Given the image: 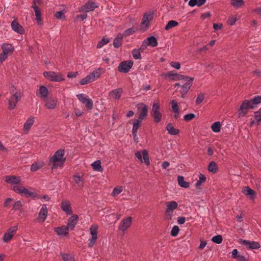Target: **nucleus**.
Wrapping results in <instances>:
<instances>
[{
    "instance_id": "1",
    "label": "nucleus",
    "mask_w": 261,
    "mask_h": 261,
    "mask_svg": "<svg viewBox=\"0 0 261 261\" xmlns=\"http://www.w3.org/2000/svg\"><path fill=\"white\" fill-rule=\"evenodd\" d=\"M64 152V150L63 149L58 150L55 153L54 155L50 158L49 163H53L52 169L57 168L58 166L60 167L64 164L66 160L65 158H63Z\"/></svg>"
},
{
    "instance_id": "2",
    "label": "nucleus",
    "mask_w": 261,
    "mask_h": 261,
    "mask_svg": "<svg viewBox=\"0 0 261 261\" xmlns=\"http://www.w3.org/2000/svg\"><path fill=\"white\" fill-rule=\"evenodd\" d=\"M160 103L154 102L152 105V110L150 111V115L153 118L154 122L156 123H159L162 117V115L160 112Z\"/></svg>"
},
{
    "instance_id": "3",
    "label": "nucleus",
    "mask_w": 261,
    "mask_h": 261,
    "mask_svg": "<svg viewBox=\"0 0 261 261\" xmlns=\"http://www.w3.org/2000/svg\"><path fill=\"white\" fill-rule=\"evenodd\" d=\"M239 243L246 247L247 249H258L260 248V245L257 242L250 241L240 239L238 240Z\"/></svg>"
},
{
    "instance_id": "4",
    "label": "nucleus",
    "mask_w": 261,
    "mask_h": 261,
    "mask_svg": "<svg viewBox=\"0 0 261 261\" xmlns=\"http://www.w3.org/2000/svg\"><path fill=\"white\" fill-rule=\"evenodd\" d=\"M135 156L142 163L144 162L146 165L150 164L148 152L147 150L143 149L142 151H137L135 152Z\"/></svg>"
},
{
    "instance_id": "5",
    "label": "nucleus",
    "mask_w": 261,
    "mask_h": 261,
    "mask_svg": "<svg viewBox=\"0 0 261 261\" xmlns=\"http://www.w3.org/2000/svg\"><path fill=\"white\" fill-rule=\"evenodd\" d=\"M134 62L132 60L123 61L119 64L118 70L120 72L127 73L133 65Z\"/></svg>"
},
{
    "instance_id": "6",
    "label": "nucleus",
    "mask_w": 261,
    "mask_h": 261,
    "mask_svg": "<svg viewBox=\"0 0 261 261\" xmlns=\"http://www.w3.org/2000/svg\"><path fill=\"white\" fill-rule=\"evenodd\" d=\"M137 110L139 113L138 119L143 120L146 118L148 115V106L143 103H139L137 106Z\"/></svg>"
},
{
    "instance_id": "7",
    "label": "nucleus",
    "mask_w": 261,
    "mask_h": 261,
    "mask_svg": "<svg viewBox=\"0 0 261 261\" xmlns=\"http://www.w3.org/2000/svg\"><path fill=\"white\" fill-rule=\"evenodd\" d=\"M194 80V77L189 76V79L187 80H184L185 81H186V83L181 86V90L180 91L182 98H185V95L188 92L189 90H190L193 84Z\"/></svg>"
},
{
    "instance_id": "8",
    "label": "nucleus",
    "mask_w": 261,
    "mask_h": 261,
    "mask_svg": "<svg viewBox=\"0 0 261 261\" xmlns=\"http://www.w3.org/2000/svg\"><path fill=\"white\" fill-rule=\"evenodd\" d=\"M22 94H18L17 95L16 93L13 95H11L8 99V109L9 110H12L15 109L17 102L20 100Z\"/></svg>"
},
{
    "instance_id": "9",
    "label": "nucleus",
    "mask_w": 261,
    "mask_h": 261,
    "mask_svg": "<svg viewBox=\"0 0 261 261\" xmlns=\"http://www.w3.org/2000/svg\"><path fill=\"white\" fill-rule=\"evenodd\" d=\"M166 76L172 81H184L187 80L189 76L178 74L174 71H169L166 74Z\"/></svg>"
},
{
    "instance_id": "10",
    "label": "nucleus",
    "mask_w": 261,
    "mask_h": 261,
    "mask_svg": "<svg viewBox=\"0 0 261 261\" xmlns=\"http://www.w3.org/2000/svg\"><path fill=\"white\" fill-rule=\"evenodd\" d=\"M153 13H145L143 18L142 21L141 23V29L145 31L148 28L149 21L151 20L153 18Z\"/></svg>"
},
{
    "instance_id": "11",
    "label": "nucleus",
    "mask_w": 261,
    "mask_h": 261,
    "mask_svg": "<svg viewBox=\"0 0 261 261\" xmlns=\"http://www.w3.org/2000/svg\"><path fill=\"white\" fill-rule=\"evenodd\" d=\"M132 224V218L128 217L123 219L119 225V229L123 231L126 230L128 228L130 227Z\"/></svg>"
},
{
    "instance_id": "12",
    "label": "nucleus",
    "mask_w": 261,
    "mask_h": 261,
    "mask_svg": "<svg viewBox=\"0 0 261 261\" xmlns=\"http://www.w3.org/2000/svg\"><path fill=\"white\" fill-rule=\"evenodd\" d=\"M249 102L250 100H245L243 101L239 110V117H244L247 113L248 109L249 107Z\"/></svg>"
},
{
    "instance_id": "13",
    "label": "nucleus",
    "mask_w": 261,
    "mask_h": 261,
    "mask_svg": "<svg viewBox=\"0 0 261 261\" xmlns=\"http://www.w3.org/2000/svg\"><path fill=\"white\" fill-rule=\"evenodd\" d=\"M79 220V216L77 215H72L68 220L67 227L70 229L73 230Z\"/></svg>"
},
{
    "instance_id": "14",
    "label": "nucleus",
    "mask_w": 261,
    "mask_h": 261,
    "mask_svg": "<svg viewBox=\"0 0 261 261\" xmlns=\"http://www.w3.org/2000/svg\"><path fill=\"white\" fill-rule=\"evenodd\" d=\"M61 207L62 210L65 212H66L67 215H72V211L70 203L69 201H63L62 202Z\"/></svg>"
},
{
    "instance_id": "15",
    "label": "nucleus",
    "mask_w": 261,
    "mask_h": 261,
    "mask_svg": "<svg viewBox=\"0 0 261 261\" xmlns=\"http://www.w3.org/2000/svg\"><path fill=\"white\" fill-rule=\"evenodd\" d=\"M11 28L13 31L19 34H23L24 30L17 21L13 20L11 23Z\"/></svg>"
},
{
    "instance_id": "16",
    "label": "nucleus",
    "mask_w": 261,
    "mask_h": 261,
    "mask_svg": "<svg viewBox=\"0 0 261 261\" xmlns=\"http://www.w3.org/2000/svg\"><path fill=\"white\" fill-rule=\"evenodd\" d=\"M5 181L12 185H18L20 184L21 180L19 177L9 175L6 176Z\"/></svg>"
},
{
    "instance_id": "17",
    "label": "nucleus",
    "mask_w": 261,
    "mask_h": 261,
    "mask_svg": "<svg viewBox=\"0 0 261 261\" xmlns=\"http://www.w3.org/2000/svg\"><path fill=\"white\" fill-rule=\"evenodd\" d=\"M45 106L48 109H54L56 108L57 99L56 98L45 99Z\"/></svg>"
},
{
    "instance_id": "18",
    "label": "nucleus",
    "mask_w": 261,
    "mask_h": 261,
    "mask_svg": "<svg viewBox=\"0 0 261 261\" xmlns=\"http://www.w3.org/2000/svg\"><path fill=\"white\" fill-rule=\"evenodd\" d=\"M167 208L165 210V214L167 215L169 212H172L178 206L177 203L175 201L168 202L166 203Z\"/></svg>"
},
{
    "instance_id": "19",
    "label": "nucleus",
    "mask_w": 261,
    "mask_h": 261,
    "mask_svg": "<svg viewBox=\"0 0 261 261\" xmlns=\"http://www.w3.org/2000/svg\"><path fill=\"white\" fill-rule=\"evenodd\" d=\"M47 215V209L46 205L43 204L39 213L38 219L41 220L42 222H43Z\"/></svg>"
},
{
    "instance_id": "20",
    "label": "nucleus",
    "mask_w": 261,
    "mask_h": 261,
    "mask_svg": "<svg viewBox=\"0 0 261 261\" xmlns=\"http://www.w3.org/2000/svg\"><path fill=\"white\" fill-rule=\"evenodd\" d=\"M144 41L146 45L152 47H156L158 44L157 39L154 36L147 37Z\"/></svg>"
},
{
    "instance_id": "21",
    "label": "nucleus",
    "mask_w": 261,
    "mask_h": 261,
    "mask_svg": "<svg viewBox=\"0 0 261 261\" xmlns=\"http://www.w3.org/2000/svg\"><path fill=\"white\" fill-rule=\"evenodd\" d=\"M1 47L3 53L7 55L9 54H12L14 50V47L11 44L8 43L3 44Z\"/></svg>"
},
{
    "instance_id": "22",
    "label": "nucleus",
    "mask_w": 261,
    "mask_h": 261,
    "mask_svg": "<svg viewBox=\"0 0 261 261\" xmlns=\"http://www.w3.org/2000/svg\"><path fill=\"white\" fill-rule=\"evenodd\" d=\"M122 92L123 90L122 88H118L111 91L109 93V95L111 97H112L115 99H119L120 98Z\"/></svg>"
},
{
    "instance_id": "23",
    "label": "nucleus",
    "mask_w": 261,
    "mask_h": 261,
    "mask_svg": "<svg viewBox=\"0 0 261 261\" xmlns=\"http://www.w3.org/2000/svg\"><path fill=\"white\" fill-rule=\"evenodd\" d=\"M69 228L67 226L63 225L61 227H55L54 230L58 235H66L68 233Z\"/></svg>"
},
{
    "instance_id": "24",
    "label": "nucleus",
    "mask_w": 261,
    "mask_h": 261,
    "mask_svg": "<svg viewBox=\"0 0 261 261\" xmlns=\"http://www.w3.org/2000/svg\"><path fill=\"white\" fill-rule=\"evenodd\" d=\"M48 94V89L44 86H41L38 90V94L37 95L42 99L46 98Z\"/></svg>"
},
{
    "instance_id": "25",
    "label": "nucleus",
    "mask_w": 261,
    "mask_h": 261,
    "mask_svg": "<svg viewBox=\"0 0 261 261\" xmlns=\"http://www.w3.org/2000/svg\"><path fill=\"white\" fill-rule=\"evenodd\" d=\"M123 35L121 34H119L113 41V46L115 48H118L122 45L123 42Z\"/></svg>"
},
{
    "instance_id": "26",
    "label": "nucleus",
    "mask_w": 261,
    "mask_h": 261,
    "mask_svg": "<svg viewBox=\"0 0 261 261\" xmlns=\"http://www.w3.org/2000/svg\"><path fill=\"white\" fill-rule=\"evenodd\" d=\"M242 192L244 194L249 197L251 199H254L255 197V192L248 186L245 187Z\"/></svg>"
},
{
    "instance_id": "27",
    "label": "nucleus",
    "mask_w": 261,
    "mask_h": 261,
    "mask_svg": "<svg viewBox=\"0 0 261 261\" xmlns=\"http://www.w3.org/2000/svg\"><path fill=\"white\" fill-rule=\"evenodd\" d=\"M166 130L171 135H176L179 133V130L178 129L175 128L173 124L171 123L167 124L166 126Z\"/></svg>"
},
{
    "instance_id": "28",
    "label": "nucleus",
    "mask_w": 261,
    "mask_h": 261,
    "mask_svg": "<svg viewBox=\"0 0 261 261\" xmlns=\"http://www.w3.org/2000/svg\"><path fill=\"white\" fill-rule=\"evenodd\" d=\"M74 182L77 185L78 187L82 188L83 187L84 181H83L82 176L74 175L72 176Z\"/></svg>"
},
{
    "instance_id": "29",
    "label": "nucleus",
    "mask_w": 261,
    "mask_h": 261,
    "mask_svg": "<svg viewBox=\"0 0 261 261\" xmlns=\"http://www.w3.org/2000/svg\"><path fill=\"white\" fill-rule=\"evenodd\" d=\"M177 180L179 185L183 188H188L190 186L189 182L184 180V177L182 176L179 175L177 177Z\"/></svg>"
},
{
    "instance_id": "30",
    "label": "nucleus",
    "mask_w": 261,
    "mask_h": 261,
    "mask_svg": "<svg viewBox=\"0 0 261 261\" xmlns=\"http://www.w3.org/2000/svg\"><path fill=\"white\" fill-rule=\"evenodd\" d=\"M96 7L97 6L94 2H88L84 6V9H85L86 12L93 11Z\"/></svg>"
},
{
    "instance_id": "31",
    "label": "nucleus",
    "mask_w": 261,
    "mask_h": 261,
    "mask_svg": "<svg viewBox=\"0 0 261 261\" xmlns=\"http://www.w3.org/2000/svg\"><path fill=\"white\" fill-rule=\"evenodd\" d=\"M34 122V117L32 116L29 117L24 124V129L26 130H29L30 129L32 125L33 124Z\"/></svg>"
},
{
    "instance_id": "32",
    "label": "nucleus",
    "mask_w": 261,
    "mask_h": 261,
    "mask_svg": "<svg viewBox=\"0 0 261 261\" xmlns=\"http://www.w3.org/2000/svg\"><path fill=\"white\" fill-rule=\"evenodd\" d=\"M91 166L93 167V168L95 171L99 172H102L103 171V169L101 166V162L100 160L95 161L91 164Z\"/></svg>"
},
{
    "instance_id": "33",
    "label": "nucleus",
    "mask_w": 261,
    "mask_h": 261,
    "mask_svg": "<svg viewBox=\"0 0 261 261\" xmlns=\"http://www.w3.org/2000/svg\"><path fill=\"white\" fill-rule=\"evenodd\" d=\"M142 123V120L140 119H135L133 122V126L132 129V133H137L138 129L141 126Z\"/></svg>"
},
{
    "instance_id": "34",
    "label": "nucleus",
    "mask_w": 261,
    "mask_h": 261,
    "mask_svg": "<svg viewBox=\"0 0 261 261\" xmlns=\"http://www.w3.org/2000/svg\"><path fill=\"white\" fill-rule=\"evenodd\" d=\"M208 170L210 172L216 173L218 171L217 164L214 161L210 162L208 166Z\"/></svg>"
},
{
    "instance_id": "35",
    "label": "nucleus",
    "mask_w": 261,
    "mask_h": 261,
    "mask_svg": "<svg viewBox=\"0 0 261 261\" xmlns=\"http://www.w3.org/2000/svg\"><path fill=\"white\" fill-rule=\"evenodd\" d=\"M43 165L44 164L42 162H35L32 165L31 167V171L33 172L36 171L42 168Z\"/></svg>"
},
{
    "instance_id": "36",
    "label": "nucleus",
    "mask_w": 261,
    "mask_h": 261,
    "mask_svg": "<svg viewBox=\"0 0 261 261\" xmlns=\"http://www.w3.org/2000/svg\"><path fill=\"white\" fill-rule=\"evenodd\" d=\"M22 194H24L27 197H32L33 198H35L37 197V194L36 193L29 191L25 187L23 189Z\"/></svg>"
},
{
    "instance_id": "37",
    "label": "nucleus",
    "mask_w": 261,
    "mask_h": 261,
    "mask_svg": "<svg viewBox=\"0 0 261 261\" xmlns=\"http://www.w3.org/2000/svg\"><path fill=\"white\" fill-rule=\"evenodd\" d=\"M66 11L64 9L58 12H56L55 14V17L58 19L65 20L66 17L64 15Z\"/></svg>"
},
{
    "instance_id": "38",
    "label": "nucleus",
    "mask_w": 261,
    "mask_h": 261,
    "mask_svg": "<svg viewBox=\"0 0 261 261\" xmlns=\"http://www.w3.org/2000/svg\"><path fill=\"white\" fill-rule=\"evenodd\" d=\"M211 128L214 132L218 133L220 132L221 123L219 121L214 122L211 126Z\"/></svg>"
},
{
    "instance_id": "39",
    "label": "nucleus",
    "mask_w": 261,
    "mask_h": 261,
    "mask_svg": "<svg viewBox=\"0 0 261 261\" xmlns=\"http://www.w3.org/2000/svg\"><path fill=\"white\" fill-rule=\"evenodd\" d=\"M178 24V23L177 21L175 20H170L168 22V23L165 26V30L167 31L169 30L174 27H176Z\"/></svg>"
},
{
    "instance_id": "40",
    "label": "nucleus",
    "mask_w": 261,
    "mask_h": 261,
    "mask_svg": "<svg viewBox=\"0 0 261 261\" xmlns=\"http://www.w3.org/2000/svg\"><path fill=\"white\" fill-rule=\"evenodd\" d=\"M199 177V179L196 182L195 184V186L197 188L200 186L202 183L204 182L206 180V177L203 174L200 173Z\"/></svg>"
},
{
    "instance_id": "41",
    "label": "nucleus",
    "mask_w": 261,
    "mask_h": 261,
    "mask_svg": "<svg viewBox=\"0 0 261 261\" xmlns=\"http://www.w3.org/2000/svg\"><path fill=\"white\" fill-rule=\"evenodd\" d=\"M110 41V39L109 38H103L102 39H101L97 43V48H100L104 45L107 44Z\"/></svg>"
},
{
    "instance_id": "42",
    "label": "nucleus",
    "mask_w": 261,
    "mask_h": 261,
    "mask_svg": "<svg viewBox=\"0 0 261 261\" xmlns=\"http://www.w3.org/2000/svg\"><path fill=\"white\" fill-rule=\"evenodd\" d=\"M231 4L236 8H239L243 5L244 2L243 0H231Z\"/></svg>"
},
{
    "instance_id": "43",
    "label": "nucleus",
    "mask_w": 261,
    "mask_h": 261,
    "mask_svg": "<svg viewBox=\"0 0 261 261\" xmlns=\"http://www.w3.org/2000/svg\"><path fill=\"white\" fill-rule=\"evenodd\" d=\"M212 241L215 243L220 244L223 241L222 236L220 234L215 236L212 238Z\"/></svg>"
},
{
    "instance_id": "44",
    "label": "nucleus",
    "mask_w": 261,
    "mask_h": 261,
    "mask_svg": "<svg viewBox=\"0 0 261 261\" xmlns=\"http://www.w3.org/2000/svg\"><path fill=\"white\" fill-rule=\"evenodd\" d=\"M44 76L48 80L51 81V79H54L55 75V72L53 71H44L43 72Z\"/></svg>"
},
{
    "instance_id": "45",
    "label": "nucleus",
    "mask_w": 261,
    "mask_h": 261,
    "mask_svg": "<svg viewBox=\"0 0 261 261\" xmlns=\"http://www.w3.org/2000/svg\"><path fill=\"white\" fill-rule=\"evenodd\" d=\"M254 118L256 120L257 125H259L261 122V108L258 111L254 113Z\"/></svg>"
},
{
    "instance_id": "46",
    "label": "nucleus",
    "mask_w": 261,
    "mask_h": 261,
    "mask_svg": "<svg viewBox=\"0 0 261 261\" xmlns=\"http://www.w3.org/2000/svg\"><path fill=\"white\" fill-rule=\"evenodd\" d=\"M98 227L96 225H92L90 228V233L92 237L97 238Z\"/></svg>"
},
{
    "instance_id": "47",
    "label": "nucleus",
    "mask_w": 261,
    "mask_h": 261,
    "mask_svg": "<svg viewBox=\"0 0 261 261\" xmlns=\"http://www.w3.org/2000/svg\"><path fill=\"white\" fill-rule=\"evenodd\" d=\"M64 80V79L62 77V75L61 73L56 74L55 72V75L54 77V79H51V81L55 82H61Z\"/></svg>"
},
{
    "instance_id": "48",
    "label": "nucleus",
    "mask_w": 261,
    "mask_h": 261,
    "mask_svg": "<svg viewBox=\"0 0 261 261\" xmlns=\"http://www.w3.org/2000/svg\"><path fill=\"white\" fill-rule=\"evenodd\" d=\"M22 207V204L20 200L16 201L13 206V210L14 211L20 210Z\"/></svg>"
},
{
    "instance_id": "49",
    "label": "nucleus",
    "mask_w": 261,
    "mask_h": 261,
    "mask_svg": "<svg viewBox=\"0 0 261 261\" xmlns=\"http://www.w3.org/2000/svg\"><path fill=\"white\" fill-rule=\"evenodd\" d=\"M204 98H205L204 94H203L202 93H199L197 95V99L196 100V105L200 104L203 101V100L204 99Z\"/></svg>"
},
{
    "instance_id": "50",
    "label": "nucleus",
    "mask_w": 261,
    "mask_h": 261,
    "mask_svg": "<svg viewBox=\"0 0 261 261\" xmlns=\"http://www.w3.org/2000/svg\"><path fill=\"white\" fill-rule=\"evenodd\" d=\"M61 256L64 261H74V257L69 254H62Z\"/></svg>"
},
{
    "instance_id": "51",
    "label": "nucleus",
    "mask_w": 261,
    "mask_h": 261,
    "mask_svg": "<svg viewBox=\"0 0 261 261\" xmlns=\"http://www.w3.org/2000/svg\"><path fill=\"white\" fill-rule=\"evenodd\" d=\"M84 104L85 105V107L88 110H91L93 108V101L92 99L90 98H88V99L86 101V102Z\"/></svg>"
},
{
    "instance_id": "52",
    "label": "nucleus",
    "mask_w": 261,
    "mask_h": 261,
    "mask_svg": "<svg viewBox=\"0 0 261 261\" xmlns=\"http://www.w3.org/2000/svg\"><path fill=\"white\" fill-rule=\"evenodd\" d=\"M179 228L178 226L175 225L171 231V235L172 237H176L179 232Z\"/></svg>"
},
{
    "instance_id": "53",
    "label": "nucleus",
    "mask_w": 261,
    "mask_h": 261,
    "mask_svg": "<svg viewBox=\"0 0 261 261\" xmlns=\"http://www.w3.org/2000/svg\"><path fill=\"white\" fill-rule=\"evenodd\" d=\"M24 188V187L14 186L13 187V190L18 194H22Z\"/></svg>"
},
{
    "instance_id": "54",
    "label": "nucleus",
    "mask_w": 261,
    "mask_h": 261,
    "mask_svg": "<svg viewBox=\"0 0 261 261\" xmlns=\"http://www.w3.org/2000/svg\"><path fill=\"white\" fill-rule=\"evenodd\" d=\"M132 55L135 59H140L141 58V54L139 49H134L132 51Z\"/></svg>"
},
{
    "instance_id": "55",
    "label": "nucleus",
    "mask_w": 261,
    "mask_h": 261,
    "mask_svg": "<svg viewBox=\"0 0 261 261\" xmlns=\"http://www.w3.org/2000/svg\"><path fill=\"white\" fill-rule=\"evenodd\" d=\"M136 31V29H135L134 28H129V29L125 30L123 34H122V35L125 36H129V35L133 34V33H134Z\"/></svg>"
},
{
    "instance_id": "56",
    "label": "nucleus",
    "mask_w": 261,
    "mask_h": 261,
    "mask_svg": "<svg viewBox=\"0 0 261 261\" xmlns=\"http://www.w3.org/2000/svg\"><path fill=\"white\" fill-rule=\"evenodd\" d=\"M172 111L175 112L179 111V107L176 100H172L171 102Z\"/></svg>"
},
{
    "instance_id": "57",
    "label": "nucleus",
    "mask_w": 261,
    "mask_h": 261,
    "mask_svg": "<svg viewBox=\"0 0 261 261\" xmlns=\"http://www.w3.org/2000/svg\"><path fill=\"white\" fill-rule=\"evenodd\" d=\"M79 100L82 102L83 103H85L86 101L88 99L87 96H85L84 94H79L76 95Z\"/></svg>"
},
{
    "instance_id": "58",
    "label": "nucleus",
    "mask_w": 261,
    "mask_h": 261,
    "mask_svg": "<svg viewBox=\"0 0 261 261\" xmlns=\"http://www.w3.org/2000/svg\"><path fill=\"white\" fill-rule=\"evenodd\" d=\"M102 70V68H98L97 69V70H95L94 71H93L91 74L93 75H94V80L96 79H98V77H99L101 75V70Z\"/></svg>"
},
{
    "instance_id": "59",
    "label": "nucleus",
    "mask_w": 261,
    "mask_h": 261,
    "mask_svg": "<svg viewBox=\"0 0 261 261\" xmlns=\"http://www.w3.org/2000/svg\"><path fill=\"white\" fill-rule=\"evenodd\" d=\"M36 15V19L38 23L41 21V11L40 9L34 10Z\"/></svg>"
},
{
    "instance_id": "60",
    "label": "nucleus",
    "mask_w": 261,
    "mask_h": 261,
    "mask_svg": "<svg viewBox=\"0 0 261 261\" xmlns=\"http://www.w3.org/2000/svg\"><path fill=\"white\" fill-rule=\"evenodd\" d=\"M195 117V115L193 113L186 114L184 116V120L186 121H190Z\"/></svg>"
},
{
    "instance_id": "61",
    "label": "nucleus",
    "mask_w": 261,
    "mask_h": 261,
    "mask_svg": "<svg viewBox=\"0 0 261 261\" xmlns=\"http://www.w3.org/2000/svg\"><path fill=\"white\" fill-rule=\"evenodd\" d=\"M12 238L13 237L11 234H10L9 233L6 232L3 237V240L4 242L8 243L12 239Z\"/></svg>"
},
{
    "instance_id": "62",
    "label": "nucleus",
    "mask_w": 261,
    "mask_h": 261,
    "mask_svg": "<svg viewBox=\"0 0 261 261\" xmlns=\"http://www.w3.org/2000/svg\"><path fill=\"white\" fill-rule=\"evenodd\" d=\"M250 101L254 103V105L260 103H261V96H255Z\"/></svg>"
},
{
    "instance_id": "63",
    "label": "nucleus",
    "mask_w": 261,
    "mask_h": 261,
    "mask_svg": "<svg viewBox=\"0 0 261 261\" xmlns=\"http://www.w3.org/2000/svg\"><path fill=\"white\" fill-rule=\"evenodd\" d=\"M10 93L11 95H14L15 93L17 95L18 94H22V93L20 91H18L16 89V88L14 86H12L10 89Z\"/></svg>"
},
{
    "instance_id": "64",
    "label": "nucleus",
    "mask_w": 261,
    "mask_h": 261,
    "mask_svg": "<svg viewBox=\"0 0 261 261\" xmlns=\"http://www.w3.org/2000/svg\"><path fill=\"white\" fill-rule=\"evenodd\" d=\"M237 18L233 16H229L227 19V23L230 25H233L237 21Z\"/></svg>"
}]
</instances>
